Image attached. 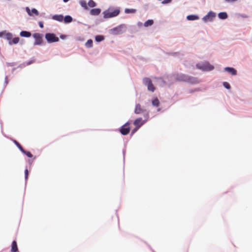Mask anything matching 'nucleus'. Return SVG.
Listing matches in <instances>:
<instances>
[{
    "mask_svg": "<svg viewBox=\"0 0 252 252\" xmlns=\"http://www.w3.org/2000/svg\"><path fill=\"white\" fill-rule=\"evenodd\" d=\"M196 66L198 68L203 71H211L214 69V66L210 64L208 62H205L202 64H197Z\"/></svg>",
    "mask_w": 252,
    "mask_h": 252,
    "instance_id": "7ed1b4c3",
    "label": "nucleus"
},
{
    "mask_svg": "<svg viewBox=\"0 0 252 252\" xmlns=\"http://www.w3.org/2000/svg\"><path fill=\"white\" fill-rule=\"evenodd\" d=\"M216 17V13L210 11L203 18L204 22L211 21Z\"/></svg>",
    "mask_w": 252,
    "mask_h": 252,
    "instance_id": "6e6552de",
    "label": "nucleus"
},
{
    "mask_svg": "<svg viewBox=\"0 0 252 252\" xmlns=\"http://www.w3.org/2000/svg\"><path fill=\"white\" fill-rule=\"evenodd\" d=\"M35 39L34 44L35 45H39L41 44L43 41V35L39 33H35L32 35Z\"/></svg>",
    "mask_w": 252,
    "mask_h": 252,
    "instance_id": "423d86ee",
    "label": "nucleus"
},
{
    "mask_svg": "<svg viewBox=\"0 0 252 252\" xmlns=\"http://www.w3.org/2000/svg\"><path fill=\"white\" fill-rule=\"evenodd\" d=\"M125 12L126 13H135L136 12V10L134 9L126 8L125 10Z\"/></svg>",
    "mask_w": 252,
    "mask_h": 252,
    "instance_id": "c756f323",
    "label": "nucleus"
},
{
    "mask_svg": "<svg viewBox=\"0 0 252 252\" xmlns=\"http://www.w3.org/2000/svg\"><path fill=\"white\" fill-rule=\"evenodd\" d=\"M38 24H39L40 28H43V23L42 22H41V21L39 22L38 23Z\"/></svg>",
    "mask_w": 252,
    "mask_h": 252,
    "instance_id": "f704fd0d",
    "label": "nucleus"
},
{
    "mask_svg": "<svg viewBox=\"0 0 252 252\" xmlns=\"http://www.w3.org/2000/svg\"><path fill=\"white\" fill-rule=\"evenodd\" d=\"M26 11L28 14L30 16H32L33 14H35V15H38L39 12L35 8H32L31 10L30 9L29 7H26Z\"/></svg>",
    "mask_w": 252,
    "mask_h": 252,
    "instance_id": "9b49d317",
    "label": "nucleus"
},
{
    "mask_svg": "<svg viewBox=\"0 0 252 252\" xmlns=\"http://www.w3.org/2000/svg\"><path fill=\"white\" fill-rule=\"evenodd\" d=\"M140 127L135 126V127L132 130V134L134 133Z\"/></svg>",
    "mask_w": 252,
    "mask_h": 252,
    "instance_id": "473e14b6",
    "label": "nucleus"
},
{
    "mask_svg": "<svg viewBox=\"0 0 252 252\" xmlns=\"http://www.w3.org/2000/svg\"><path fill=\"white\" fill-rule=\"evenodd\" d=\"M146 110L143 109L141 105L138 103L135 105L134 113L136 114H140L146 112Z\"/></svg>",
    "mask_w": 252,
    "mask_h": 252,
    "instance_id": "9d476101",
    "label": "nucleus"
},
{
    "mask_svg": "<svg viewBox=\"0 0 252 252\" xmlns=\"http://www.w3.org/2000/svg\"><path fill=\"white\" fill-rule=\"evenodd\" d=\"M126 27L125 25H120L113 29V32L116 34H122L124 32V29Z\"/></svg>",
    "mask_w": 252,
    "mask_h": 252,
    "instance_id": "1a4fd4ad",
    "label": "nucleus"
},
{
    "mask_svg": "<svg viewBox=\"0 0 252 252\" xmlns=\"http://www.w3.org/2000/svg\"><path fill=\"white\" fill-rule=\"evenodd\" d=\"M187 19L188 20H190V21H193V20H197L199 19V17L197 15H188L187 17Z\"/></svg>",
    "mask_w": 252,
    "mask_h": 252,
    "instance_id": "a211bd4d",
    "label": "nucleus"
},
{
    "mask_svg": "<svg viewBox=\"0 0 252 252\" xmlns=\"http://www.w3.org/2000/svg\"><path fill=\"white\" fill-rule=\"evenodd\" d=\"M152 105L154 106L158 107L159 105V101L158 98H154L152 101Z\"/></svg>",
    "mask_w": 252,
    "mask_h": 252,
    "instance_id": "412c9836",
    "label": "nucleus"
},
{
    "mask_svg": "<svg viewBox=\"0 0 252 252\" xmlns=\"http://www.w3.org/2000/svg\"><path fill=\"white\" fill-rule=\"evenodd\" d=\"M101 9L99 8L92 9L90 11V13L92 15H98L100 14Z\"/></svg>",
    "mask_w": 252,
    "mask_h": 252,
    "instance_id": "4468645a",
    "label": "nucleus"
},
{
    "mask_svg": "<svg viewBox=\"0 0 252 252\" xmlns=\"http://www.w3.org/2000/svg\"><path fill=\"white\" fill-rule=\"evenodd\" d=\"M66 36L65 35H62L60 36V37L62 39H64L65 38Z\"/></svg>",
    "mask_w": 252,
    "mask_h": 252,
    "instance_id": "e433bc0d",
    "label": "nucleus"
},
{
    "mask_svg": "<svg viewBox=\"0 0 252 252\" xmlns=\"http://www.w3.org/2000/svg\"><path fill=\"white\" fill-rule=\"evenodd\" d=\"M154 23L153 20H148L145 22L144 24V26L146 27L152 26Z\"/></svg>",
    "mask_w": 252,
    "mask_h": 252,
    "instance_id": "4be33fe9",
    "label": "nucleus"
},
{
    "mask_svg": "<svg viewBox=\"0 0 252 252\" xmlns=\"http://www.w3.org/2000/svg\"><path fill=\"white\" fill-rule=\"evenodd\" d=\"M95 39L97 42H100L104 39V37L102 35H97L95 37Z\"/></svg>",
    "mask_w": 252,
    "mask_h": 252,
    "instance_id": "cd10ccee",
    "label": "nucleus"
},
{
    "mask_svg": "<svg viewBox=\"0 0 252 252\" xmlns=\"http://www.w3.org/2000/svg\"><path fill=\"white\" fill-rule=\"evenodd\" d=\"M225 0L227 2H233V1H236L237 0Z\"/></svg>",
    "mask_w": 252,
    "mask_h": 252,
    "instance_id": "c9c22d12",
    "label": "nucleus"
},
{
    "mask_svg": "<svg viewBox=\"0 0 252 252\" xmlns=\"http://www.w3.org/2000/svg\"><path fill=\"white\" fill-rule=\"evenodd\" d=\"M171 1V0H164L163 1H162V3L163 4H166L170 2Z\"/></svg>",
    "mask_w": 252,
    "mask_h": 252,
    "instance_id": "72a5a7b5",
    "label": "nucleus"
},
{
    "mask_svg": "<svg viewBox=\"0 0 252 252\" xmlns=\"http://www.w3.org/2000/svg\"><path fill=\"white\" fill-rule=\"evenodd\" d=\"M14 143L17 146V147L19 149V150L21 151L23 148L22 147V146L20 144V143L17 141L15 140H13Z\"/></svg>",
    "mask_w": 252,
    "mask_h": 252,
    "instance_id": "c85d7f7f",
    "label": "nucleus"
},
{
    "mask_svg": "<svg viewBox=\"0 0 252 252\" xmlns=\"http://www.w3.org/2000/svg\"><path fill=\"white\" fill-rule=\"evenodd\" d=\"M129 125L130 123L127 122L121 127L120 129V132L122 134L126 135L129 133L130 131V127L129 126Z\"/></svg>",
    "mask_w": 252,
    "mask_h": 252,
    "instance_id": "0eeeda50",
    "label": "nucleus"
},
{
    "mask_svg": "<svg viewBox=\"0 0 252 252\" xmlns=\"http://www.w3.org/2000/svg\"><path fill=\"white\" fill-rule=\"evenodd\" d=\"M21 152L23 154L26 155L29 158H32V153L31 152H30L29 151H27L25 150L24 149H23V150L21 151Z\"/></svg>",
    "mask_w": 252,
    "mask_h": 252,
    "instance_id": "b1692460",
    "label": "nucleus"
},
{
    "mask_svg": "<svg viewBox=\"0 0 252 252\" xmlns=\"http://www.w3.org/2000/svg\"><path fill=\"white\" fill-rule=\"evenodd\" d=\"M93 42L92 39H89L87 42L85 43V46L87 48H91L93 46Z\"/></svg>",
    "mask_w": 252,
    "mask_h": 252,
    "instance_id": "5701e85b",
    "label": "nucleus"
},
{
    "mask_svg": "<svg viewBox=\"0 0 252 252\" xmlns=\"http://www.w3.org/2000/svg\"><path fill=\"white\" fill-rule=\"evenodd\" d=\"M63 20L65 23H69L72 21V18L69 15H67L63 17Z\"/></svg>",
    "mask_w": 252,
    "mask_h": 252,
    "instance_id": "f3484780",
    "label": "nucleus"
},
{
    "mask_svg": "<svg viewBox=\"0 0 252 252\" xmlns=\"http://www.w3.org/2000/svg\"><path fill=\"white\" fill-rule=\"evenodd\" d=\"M45 38L49 43L58 42L59 38L54 33H48L45 34Z\"/></svg>",
    "mask_w": 252,
    "mask_h": 252,
    "instance_id": "39448f33",
    "label": "nucleus"
},
{
    "mask_svg": "<svg viewBox=\"0 0 252 252\" xmlns=\"http://www.w3.org/2000/svg\"><path fill=\"white\" fill-rule=\"evenodd\" d=\"M31 35V33L27 31H22L20 33V35L22 37H29Z\"/></svg>",
    "mask_w": 252,
    "mask_h": 252,
    "instance_id": "dca6fc26",
    "label": "nucleus"
},
{
    "mask_svg": "<svg viewBox=\"0 0 252 252\" xmlns=\"http://www.w3.org/2000/svg\"><path fill=\"white\" fill-rule=\"evenodd\" d=\"M120 12V11L118 8L110 7L106 10L103 11V17L105 19H108L116 17L119 14Z\"/></svg>",
    "mask_w": 252,
    "mask_h": 252,
    "instance_id": "f257e3e1",
    "label": "nucleus"
},
{
    "mask_svg": "<svg viewBox=\"0 0 252 252\" xmlns=\"http://www.w3.org/2000/svg\"><path fill=\"white\" fill-rule=\"evenodd\" d=\"M224 69L225 71H227L228 72L231 73L233 75H235L237 74L236 70L232 67H225Z\"/></svg>",
    "mask_w": 252,
    "mask_h": 252,
    "instance_id": "f8f14e48",
    "label": "nucleus"
},
{
    "mask_svg": "<svg viewBox=\"0 0 252 252\" xmlns=\"http://www.w3.org/2000/svg\"><path fill=\"white\" fill-rule=\"evenodd\" d=\"M18 249L17 242L16 241H13L12 242V245H11V252H17L18 251Z\"/></svg>",
    "mask_w": 252,
    "mask_h": 252,
    "instance_id": "ddd939ff",
    "label": "nucleus"
},
{
    "mask_svg": "<svg viewBox=\"0 0 252 252\" xmlns=\"http://www.w3.org/2000/svg\"><path fill=\"white\" fill-rule=\"evenodd\" d=\"M4 34V32H0V37L2 36V35L3 34Z\"/></svg>",
    "mask_w": 252,
    "mask_h": 252,
    "instance_id": "4c0bfd02",
    "label": "nucleus"
},
{
    "mask_svg": "<svg viewBox=\"0 0 252 252\" xmlns=\"http://www.w3.org/2000/svg\"><path fill=\"white\" fill-rule=\"evenodd\" d=\"M223 85L225 88H226L227 89H229L230 88V86L227 82H223Z\"/></svg>",
    "mask_w": 252,
    "mask_h": 252,
    "instance_id": "7c9ffc66",
    "label": "nucleus"
},
{
    "mask_svg": "<svg viewBox=\"0 0 252 252\" xmlns=\"http://www.w3.org/2000/svg\"><path fill=\"white\" fill-rule=\"evenodd\" d=\"M25 179L27 180L29 175V171L28 169H26L25 170Z\"/></svg>",
    "mask_w": 252,
    "mask_h": 252,
    "instance_id": "2f4dec72",
    "label": "nucleus"
},
{
    "mask_svg": "<svg viewBox=\"0 0 252 252\" xmlns=\"http://www.w3.org/2000/svg\"><path fill=\"white\" fill-rule=\"evenodd\" d=\"M143 82L145 85L147 86L148 90L149 91H151L152 92H154L155 91V88L150 78L147 77L143 78Z\"/></svg>",
    "mask_w": 252,
    "mask_h": 252,
    "instance_id": "20e7f679",
    "label": "nucleus"
},
{
    "mask_svg": "<svg viewBox=\"0 0 252 252\" xmlns=\"http://www.w3.org/2000/svg\"><path fill=\"white\" fill-rule=\"evenodd\" d=\"M80 3L81 5L83 7H84L85 9H88L87 4V2L86 1H85L84 0H81L80 1Z\"/></svg>",
    "mask_w": 252,
    "mask_h": 252,
    "instance_id": "a878e982",
    "label": "nucleus"
},
{
    "mask_svg": "<svg viewBox=\"0 0 252 252\" xmlns=\"http://www.w3.org/2000/svg\"><path fill=\"white\" fill-rule=\"evenodd\" d=\"M52 19L57 21L62 22L63 19V16L62 15H55L52 17Z\"/></svg>",
    "mask_w": 252,
    "mask_h": 252,
    "instance_id": "2eb2a0df",
    "label": "nucleus"
},
{
    "mask_svg": "<svg viewBox=\"0 0 252 252\" xmlns=\"http://www.w3.org/2000/svg\"><path fill=\"white\" fill-rule=\"evenodd\" d=\"M20 40V38L18 37H14L11 41H9V44L12 45L13 44H17Z\"/></svg>",
    "mask_w": 252,
    "mask_h": 252,
    "instance_id": "6ab92c4d",
    "label": "nucleus"
},
{
    "mask_svg": "<svg viewBox=\"0 0 252 252\" xmlns=\"http://www.w3.org/2000/svg\"><path fill=\"white\" fill-rule=\"evenodd\" d=\"M144 117L145 118L144 120H143L141 118H138L134 121L133 125L135 126L140 127L142 125H143L148 120L149 113L147 112L144 115Z\"/></svg>",
    "mask_w": 252,
    "mask_h": 252,
    "instance_id": "f03ea898",
    "label": "nucleus"
},
{
    "mask_svg": "<svg viewBox=\"0 0 252 252\" xmlns=\"http://www.w3.org/2000/svg\"><path fill=\"white\" fill-rule=\"evenodd\" d=\"M88 4L90 7H94L96 6L95 2L93 0H90Z\"/></svg>",
    "mask_w": 252,
    "mask_h": 252,
    "instance_id": "bb28decb",
    "label": "nucleus"
},
{
    "mask_svg": "<svg viewBox=\"0 0 252 252\" xmlns=\"http://www.w3.org/2000/svg\"><path fill=\"white\" fill-rule=\"evenodd\" d=\"M5 37L7 40L11 41L13 37V35L10 32H7L5 33Z\"/></svg>",
    "mask_w": 252,
    "mask_h": 252,
    "instance_id": "393cba45",
    "label": "nucleus"
},
{
    "mask_svg": "<svg viewBox=\"0 0 252 252\" xmlns=\"http://www.w3.org/2000/svg\"><path fill=\"white\" fill-rule=\"evenodd\" d=\"M218 16L221 19H225L227 17V14L226 12H220Z\"/></svg>",
    "mask_w": 252,
    "mask_h": 252,
    "instance_id": "aec40b11",
    "label": "nucleus"
}]
</instances>
